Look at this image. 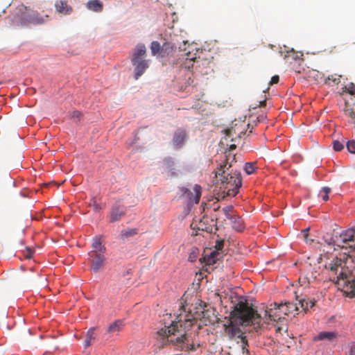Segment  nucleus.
<instances>
[{"instance_id":"09e8293b","label":"nucleus","mask_w":355,"mask_h":355,"mask_svg":"<svg viewBox=\"0 0 355 355\" xmlns=\"http://www.w3.org/2000/svg\"><path fill=\"white\" fill-rule=\"evenodd\" d=\"M266 101H265V100H263V101H261L259 102V106H261V107H262V106H265V105H266Z\"/></svg>"},{"instance_id":"c03bdc74","label":"nucleus","mask_w":355,"mask_h":355,"mask_svg":"<svg viewBox=\"0 0 355 355\" xmlns=\"http://www.w3.org/2000/svg\"><path fill=\"white\" fill-rule=\"evenodd\" d=\"M33 251L30 248H27V254H25L26 258L31 259L32 257Z\"/></svg>"},{"instance_id":"ea45409f","label":"nucleus","mask_w":355,"mask_h":355,"mask_svg":"<svg viewBox=\"0 0 355 355\" xmlns=\"http://www.w3.org/2000/svg\"><path fill=\"white\" fill-rule=\"evenodd\" d=\"M279 78L278 76H274L271 78V80H270V85H273V84H276L279 82Z\"/></svg>"},{"instance_id":"f03ea898","label":"nucleus","mask_w":355,"mask_h":355,"mask_svg":"<svg viewBox=\"0 0 355 355\" xmlns=\"http://www.w3.org/2000/svg\"><path fill=\"white\" fill-rule=\"evenodd\" d=\"M261 315L246 301L241 300L235 304L234 310L230 313L229 321L224 324L225 333L230 340L241 338V342L246 344V337L241 329L242 325H254L260 327Z\"/></svg>"},{"instance_id":"f3484780","label":"nucleus","mask_w":355,"mask_h":355,"mask_svg":"<svg viewBox=\"0 0 355 355\" xmlns=\"http://www.w3.org/2000/svg\"><path fill=\"white\" fill-rule=\"evenodd\" d=\"M125 211L118 205L112 207L110 211V221L111 223L119 220L124 215Z\"/></svg>"},{"instance_id":"c9c22d12","label":"nucleus","mask_w":355,"mask_h":355,"mask_svg":"<svg viewBox=\"0 0 355 355\" xmlns=\"http://www.w3.org/2000/svg\"><path fill=\"white\" fill-rule=\"evenodd\" d=\"M333 147L336 151H340L343 149V144L339 141L335 140L333 141Z\"/></svg>"},{"instance_id":"a18cd8bd","label":"nucleus","mask_w":355,"mask_h":355,"mask_svg":"<svg viewBox=\"0 0 355 355\" xmlns=\"http://www.w3.org/2000/svg\"><path fill=\"white\" fill-rule=\"evenodd\" d=\"M265 118H266V116H265V115H263V114H261V115L259 116L257 118V121H258V122H262V121H263V120L265 119Z\"/></svg>"},{"instance_id":"2eb2a0df","label":"nucleus","mask_w":355,"mask_h":355,"mask_svg":"<svg viewBox=\"0 0 355 355\" xmlns=\"http://www.w3.org/2000/svg\"><path fill=\"white\" fill-rule=\"evenodd\" d=\"M92 250L89 253H103L105 254L106 252V248L102 243L101 236H95L92 239Z\"/></svg>"},{"instance_id":"a211bd4d","label":"nucleus","mask_w":355,"mask_h":355,"mask_svg":"<svg viewBox=\"0 0 355 355\" xmlns=\"http://www.w3.org/2000/svg\"><path fill=\"white\" fill-rule=\"evenodd\" d=\"M103 6V3L101 0H89L86 4L87 8L94 12H101Z\"/></svg>"},{"instance_id":"0eeeda50","label":"nucleus","mask_w":355,"mask_h":355,"mask_svg":"<svg viewBox=\"0 0 355 355\" xmlns=\"http://www.w3.org/2000/svg\"><path fill=\"white\" fill-rule=\"evenodd\" d=\"M343 264L342 259L336 258L328 266H326V268L336 275V283L339 284L340 281H343L344 286H347V281H349L348 275L343 269Z\"/></svg>"},{"instance_id":"c85d7f7f","label":"nucleus","mask_w":355,"mask_h":355,"mask_svg":"<svg viewBox=\"0 0 355 355\" xmlns=\"http://www.w3.org/2000/svg\"><path fill=\"white\" fill-rule=\"evenodd\" d=\"M330 188L324 187L320 190L318 196L321 197L323 200L327 201L329 200V193H330Z\"/></svg>"},{"instance_id":"1a4fd4ad","label":"nucleus","mask_w":355,"mask_h":355,"mask_svg":"<svg viewBox=\"0 0 355 355\" xmlns=\"http://www.w3.org/2000/svg\"><path fill=\"white\" fill-rule=\"evenodd\" d=\"M89 256L90 269L94 272L103 270L105 264V257L103 253H88Z\"/></svg>"},{"instance_id":"79ce46f5","label":"nucleus","mask_w":355,"mask_h":355,"mask_svg":"<svg viewBox=\"0 0 355 355\" xmlns=\"http://www.w3.org/2000/svg\"><path fill=\"white\" fill-rule=\"evenodd\" d=\"M247 346H248V340H246V344H244L243 343H242V351H243V353H246L247 354H248L249 351L247 349Z\"/></svg>"},{"instance_id":"f257e3e1","label":"nucleus","mask_w":355,"mask_h":355,"mask_svg":"<svg viewBox=\"0 0 355 355\" xmlns=\"http://www.w3.org/2000/svg\"><path fill=\"white\" fill-rule=\"evenodd\" d=\"M166 319L164 318V320ZM196 322V318L190 310L187 311L184 306L180 309V313L174 320L164 322V329L157 332L156 338L162 347L172 344L184 351H193L196 347L189 343V331Z\"/></svg>"},{"instance_id":"473e14b6","label":"nucleus","mask_w":355,"mask_h":355,"mask_svg":"<svg viewBox=\"0 0 355 355\" xmlns=\"http://www.w3.org/2000/svg\"><path fill=\"white\" fill-rule=\"evenodd\" d=\"M191 227L193 229H198L202 231L206 230L207 229L202 220H200L198 224H197L196 222L192 223Z\"/></svg>"},{"instance_id":"423d86ee","label":"nucleus","mask_w":355,"mask_h":355,"mask_svg":"<svg viewBox=\"0 0 355 355\" xmlns=\"http://www.w3.org/2000/svg\"><path fill=\"white\" fill-rule=\"evenodd\" d=\"M42 21L43 19L39 17L37 12L23 6L19 8V12L15 16L13 20V23L17 26L41 24Z\"/></svg>"},{"instance_id":"a19ab883","label":"nucleus","mask_w":355,"mask_h":355,"mask_svg":"<svg viewBox=\"0 0 355 355\" xmlns=\"http://www.w3.org/2000/svg\"><path fill=\"white\" fill-rule=\"evenodd\" d=\"M309 228H306V229H304V230H303L302 231V233L303 234L304 238V239H305V241L306 242H308V241H309V239H308V236H309L308 232H309Z\"/></svg>"},{"instance_id":"4c0bfd02","label":"nucleus","mask_w":355,"mask_h":355,"mask_svg":"<svg viewBox=\"0 0 355 355\" xmlns=\"http://www.w3.org/2000/svg\"><path fill=\"white\" fill-rule=\"evenodd\" d=\"M80 115H81V112L78 110H74L71 113V117L73 119L76 118V119H79L80 117Z\"/></svg>"},{"instance_id":"9b49d317","label":"nucleus","mask_w":355,"mask_h":355,"mask_svg":"<svg viewBox=\"0 0 355 355\" xmlns=\"http://www.w3.org/2000/svg\"><path fill=\"white\" fill-rule=\"evenodd\" d=\"M185 55L186 58L183 65L184 68L188 70V72L187 73V76H188L187 84L190 85L191 83H193V80H191L192 73L190 71V69L193 67L195 63L198 62V60H197L196 57H193L191 55L190 50H189L187 52H185Z\"/></svg>"},{"instance_id":"412c9836","label":"nucleus","mask_w":355,"mask_h":355,"mask_svg":"<svg viewBox=\"0 0 355 355\" xmlns=\"http://www.w3.org/2000/svg\"><path fill=\"white\" fill-rule=\"evenodd\" d=\"M55 6L56 10L63 15L70 14L72 11V8L69 6L65 1H58Z\"/></svg>"},{"instance_id":"4be33fe9","label":"nucleus","mask_w":355,"mask_h":355,"mask_svg":"<svg viewBox=\"0 0 355 355\" xmlns=\"http://www.w3.org/2000/svg\"><path fill=\"white\" fill-rule=\"evenodd\" d=\"M230 220L232 223V227L235 230L238 232H241L244 230L245 226L243 224V221L240 217L234 216V217L230 218Z\"/></svg>"},{"instance_id":"6e6552de","label":"nucleus","mask_w":355,"mask_h":355,"mask_svg":"<svg viewBox=\"0 0 355 355\" xmlns=\"http://www.w3.org/2000/svg\"><path fill=\"white\" fill-rule=\"evenodd\" d=\"M335 243L342 248L355 249V227L341 232L336 239Z\"/></svg>"},{"instance_id":"49530a36","label":"nucleus","mask_w":355,"mask_h":355,"mask_svg":"<svg viewBox=\"0 0 355 355\" xmlns=\"http://www.w3.org/2000/svg\"><path fill=\"white\" fill-rule=\"evenodd\" d=\"M349 355H355V345L351 347Z\"/></svg>"},{"instance_id":"72a5a7b5","label":"nucleus","mask_w":355,"mask_h":355,"mask_svg":"<svg viewBox=\"0 0 355 355\" xmlns=\"http://www.w3.org/2000/svg\"><path fill=\"white\" fill-rule=\"evenodd\" d=\"M347 148L349 153L355 154V141H348L347 143Z\"/></svg>"},{"instance_id":"de8ad7c7","label":"nucleus","mask_w":355,"mask_h":355,"mask_svg":"<svg viewBox=\"0 0 355 355\" xmlns=\"http://www.w3.org/2000/svg\"><path fill=\"white\" fill-rule=\"evenodd\" d=\"M248 129L249 130V132L251 133L252 132L253 125L250 123L248 124Z\"/></svg>"},{"instance_id":"bb28decb","label":"nucleus","mask_w":355,"mask_h":355,"mask_svg":"<svg viewBox=\"0 0 355 355\" xmlns=\"http://www.w3.org/2000/svg\"><path fill=\"white\" fill-rule=\"evenodd\" d=\"M245 132L241 131L239 132H236V129L235 128H232L230 129H227L225 130V139L227 140L230 138L234 134H237L239 138H241V135H245Z\"/></svg>"},{"instance_id":"f704fd0d","label":"nucleus","mask_w":355,"mask_h":355,"mask_svg":"<svg viewBox=\"0 0 355 355\" xmlns=\"http://www.w3.org/2000/svg\"><path fill=\"white\" fill-rule=\"evenodd\" d=\"M233 207L232 206H227L223 208V212L225 215V216L230 220L231 217H233L230 215V212L232 211Z\"/></svg>"},{"instance_id":"cd10ccee","label":"nucleus","mask_w":355,"mask_h":355,"mask_svg":"<svg viewBox=\"0 0 355 355\" xmlns=\"http://www.w3.org/2000/svg\"><path fill=\"white\" fill-rule=\"evenodd\" d=\"M300 302L303 310L306 311L309 308L314 306L315 302L314 300H303L300 301Z\"/></svg>"},{"instance_id":"393cba45","label":"nucleus","mask_w":355,"mask_h":355,"mask_svg":"<svg viewBox=\"0 0 355 355\" xmlns=\"http://www.w3.org/2000/svg\"><path fill=\"white\" fill-rule=\"evenodd\" d=\"M138 233L137 229L136 228H128L123 230L121 232L120 236L123 240H125L129 237L134 236Z\"/></svg>"},{"instance_id":"39448f33","label":"nucleus","mask_w":355,"mask_h":355,"mask_svg":"<svg viewBox=\"0 0 355 355\" xmlns=\"http://www.w3.org/2000/svg\"><path fill=\"white\" fill-rule=\"evenodd\" d=\"M297 310L296 304L292 302H285L284 304L275 302L270 305V308L266 311V313L270 320L278 321L284 315L295 313Z\"/></svg>"},{"instance_id":"a878e982","label":"nucleus","mask_w":355,"mask_h":355,"mask_svg":"<svg viewBox=\"0 0 355 355\" xmlns=\"http://www.w3.org/2000/svg\"><path fill=\"white\" fill-rule=\"evenodd\" d=\"M150 50L153 55H159L162 51L160 44L157 41H153L150 44Z\"/></svg>"},{"instance_id":"c756f323","label":"nucleus","mask_w":355,"mask_h":355,"mask_svg":"<svg viewBox=\"0 0 355 355\" xmlns=\"http://www.w3.org/2000/svg\"><path fill=\"white\" fill-rule=\"evenodd\" d=\"M255 166L253 163H246L244 166V171L248 175L252 174L255 171Z\"/></svg>"},{"instance_id":"7c9ffc66","label":"nucleus","mask_w":355,"mask_h":355,"mask_svg":"<svg viewBox=\"0 0 355 355\" xmlns=\"http://www.w3.org/2000/svg\"><path fill=\"white\" fill-rule=\"evenodd\" d=\"M89 206L92 207L94 211L96 212L99 211L102 209L101 206L98 203L96 198L91 199Z\"/></svg>"},{"instance_id":"ddd939ff","label":"nucleus","mask_w":355,"mask_h":355,"mask_svg":"<svg viewBox=\"0 0 355 355\" xmlns=\"http://www.w3.org/2000/svg\"><path fill=\"white\" fill-rule=\"evenodd\" d=\"M163 168L168 176L172 178L178 176V171L175 168V163L172 157H166L164 159Z\"/></svg>"},{"instance_id":"f8f14e48","label":"nucleus","mask_w":355,"mask_h":355,"mask_svg":"<svg viewBox=\"0 0 355 355\" xmlns=\"http://www.w3.org/2000/svg\"><path fill=\"white\" fill-rule=\"evenodd\" d=\"M317 271H313L311 266L302 274L299 277V283L302 286H307L312 282H315L317 278Z\"/></svg>"},{"instance_id":"603ef678","label":"nucleus","mask_w":355,"mask_h":355,"mask_svg":"<svg viewBox=\"0 0 355 355\" xmlns=\"http://www.w3.org/2000/svg\"><path fill=\"white\" fill-rule=\"evenodd\" d=\"M173 47L176 48V45L175 44H173L172 46V48H173Z\"/></svg>"},{"instance_id":"6ab92c4d","label":"nucleus","mask_w":355,"mask_h":355,"mask_svg":"<svg viewBox=\"0 0 355 355\" xmlns=\"http://www.w3.org/2000/svg\"><path fill=\"white\" fill-rule=\"evenodd\" d=\"M123 322L121 320H117L109 325L107 331L111 335L116 334L123 329Z\"/></svg>"},{"instance_id":"58836bf2","label":"nucleus","mask_w":355,"mask_h":355,"mask_svg":"<svg viewBox=\"0 0 355 355\" xmlns=\"http://www.w3.org/2000/svg\"><path fill=\"white\" fill-rule=\"evenodd\" d=\"M224 242L223 241H218L216 244V248L217 251L222 250L223 248Z\"/></svg>"},{"instance_id":"20e7f679","label":"nucleus","mask_w":355,"mask_h":355,"mask_svg":"<svg viewBox=\"0 0 355 355\" xmlns=\"http://www.w3.org/2000/svg\"><path fill=\"white\" fill-rule=\"evenodd\" d=\"M146 49L144 44H139L134 49L131 62L135 67V78L137 80L149 67L150 60L144 59Z\"/></svg>"},{"instance_id":"4468645a","label":"nucleus","mask_w":355,"mask_h":355,"mask_svg":"<svg viewBox=\"0 0 355 355\" xmlns=\"http://www.w3.org/2000/svg\"><path fill=\"white\" fill-rule=\"evenodd\" d=\"M193 191H194V195L190 190L186 189L184 193H187V196L189 198L190 202H192L195 204H198L199 202L200 197H201V193H202L201 187L199 184H195L193 187Z\"/></svg>"},{"instance_id":"e433bc0d","label":"nucleus","mask_w":355,"mask_h":355,"mask_svg":"<svg viewBox=\"0 0 355 355\" xmlns=\"http://www.w3.org/2000/svg\"><path fill=\"white\" fill-rule=\"evenodd\" d=\"M345 88L349 94L355 97V85L354 83L349 84Z\"/></svg>"},{"instance_id":"aec40b11","label":"nucleus","mask_w":355,"mask_h":355,"mask_svg":"<svg viewBox=\"0 0 355 355\" xmlns=\"http://www.w3.org/2000/svg\"><path fill=\"white\" fill-rule=\"evenodd\" d=\"M337 338V334L332 331H321L313 338L314 341L329 340L331 341Z\"/></svg>"},{"instance_id":"3c124183","label":"nucleus","mask_w":355,"mask_h":355,"mask_svg":"<svg viewBox=\"0 0 355 355\" xmlns=\"http://www.w3.org/2000/svg\"><path fill=\"white\" fill-rule=\"evenodd\" d=\"M166 316L168 318V319H169V318H170V317H171V315H168L166 314Z\"/></svg>"},{"instance_id":"dca6fc26","label":"nucleus","mask_w":355,"mask_h":355,"mask_svg":"<svg viewBox=\"0 0 355 355\" xmlns=\"http://www.w3.org/2000/svg\"><path fill=\"white\" fill-rule=\"evenodd\" d=\"M221 253L217 250L211 251L209 254H205L202 259L206 265H214L221 257Z\"/></svg>"},{"instance_id":"b1692460","label":"nucleus","mask_w":355,"mask_h":355,"mask_svg":"<svg viewBox=\"0 0 355 355\" xmlns=\"http://www.w3.org/2000/svg\"><path fill=\"white\" fill-rule=\"evenodd\" d=\"M303 53L301 52H297L294 51L293 49H291L289 51H287L286 54L285 55V58L287 59H291L295 61L297 60H302Z\"/></svg>"},{"instance_id":"8fccbe9b","label":"nucleus","mask_w":355,"mask_h":355,"mask_svg":"<svg viewBox=\"0 0 355 355\" xmlns=\"http://www.w3.org/2000/svg\"><path fill=\"white\" fill-rule=\"evenodd\" d=\"M230 148L232 149H232H235L236 148V145L233 144H230Z\"/></svg>"},{"instance_id":"9d476101","label":"nucleus","mask_w":355,"mask_h":355,"mask_svg":"<svg viewBox=\"0 0 355 355\" xmlns=\"http://www.w3.org/2000/svg\"><path fill=\"white\" fill-rule=\"evenodd\" d=\"M188 139V135L185 130L178 128L173 136L172 144L175 149L179 150L183 147Z\"/></svg>"},{"instance_id":"5701e85b","label":"nucleus","mask_w":355,"mask_h":355,"mask_svg":"<svg viewBox=\"0 0 355 355\" xmlns=\"http://www.w3.org/2000/svg\"><path fill=\"white\" fill-rule=\"evenodd\" d=\"M94 331V327H92L87 331L84 343L85 348L88 347L92 343V341L95 340Z\"/></svg>"},{"instance_id":"2f4dec72","label":"nucleus","mask_w":355,"mask_h":355,"mask_svg":"<svg viewBox=\"0 0 355 355\" xmlns=\"http://www.w3.org/2000/svg\"><path fill=\"white\" fill-rule=\"evenodd\" d=\"M347 287L349 288L352 296L355 297V279H349V281H347Z\"/></svg>"},{"instance_id":"37998d69","label":"nucleus","mask_w":355,"mask_h":355,"mask_svg":"<svg viewBox=\"0 0 355 355\" xmlns=\"http://www.w3.org/2000/svg\"><path fill=\"white\" fill-rule=\"evenodd\" d=\"M187 44V41H183V45H180L179 46V49L180 51H187V48H186V45Z\"/></svg>"},{"instance_id":"7ed1b4c3","label":"nucleus","mask_w":355,"mask_h":355,"mask_svg":"<svg viewBox=\"0 0 355 355\" xmlns=\"http://www.w3.org/2000/svg\"><path fill=\"white\" fill-rule=\"evenodd\" d=\"M216 178L227 196L234 197L239 193V189L242 185L241 175L239 171L233 168L232 164L228 163L227 159H225L217 168Z\"/></svg>"}]
</instances>
